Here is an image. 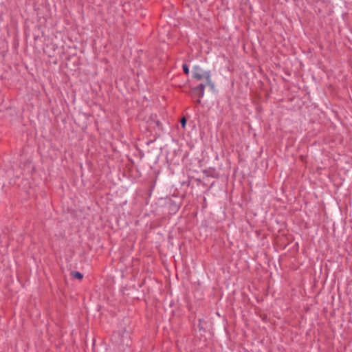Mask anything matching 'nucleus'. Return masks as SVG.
Returning <instances> with one entry per match:
<instances>
[{"label": "nucleus", "mask_w": 352, "mask_h": 352, "mask_svg": "<svg viewBox=\"0 0 352 352\" xmlns=\"http://www.w3.org/2000/svg\"><path fill=\"white\" fill-rule=\"evenodd\" d=\"M192 78L198 81L205 80L206 85L214 87V83L211 80V74L209 71H205L199 66H195L192 69Z\"/></svg>", "instance_id": "nucleus-1"}, {"label": "nucleus", "mask_w": 352, "mask_h": 352, "mask_svg": "<svg viewBox=\"0 0 352 352\" xmlns=\"http://www.w3.org/2000/svg\"><path fill=\"white\" fill-rule=\"evenodd\" d=\"M207 85H206V84L201 83L199 85H197V87L193 88V90L197 93V96H199V98H201L204 97V90Z\"/></svg>", "instance_id": "nucleus-2"}, {"label": "nucleus", "mask_w": 352, "mask_h": 352, "mask_svg": "<svg viewBox=\"0 0 352 352\" xmlns=\"http://www.w3.org/2000/svg\"><path fill=\"white\" fill-rule=\"evenodd\" d=\"M72 276L76 278V279H78V280H80L82 278L83 276L82 274L79 272H77V271H74L72 272Z\"/></svg>", "instance_id": "nucleus-3"}, {"label": "nucleus", "mask_w": 352, "mask_h": 352, "mask_svg": "<svg viewBox=\"0 0 352 352\" xmlns=\"http://www.w3.org/2000/svg\"><path fill=\"white\" fill-rule=\"evenodd\" d=\"M182 68L184 72L188 75L190 72L188 66L186 64H183Z\"/></svg>", "instance_id": "nucleus-4"}, {"label": "nucleus", "mask_w": 352, "mask_h": 352, "mask_svg": "<svg viewBox=\"0 0 352 352\" xmlns=\"http://www.w3.org/2000/svg\"><path fill=\"white\" fill-rule=\"evenodd\" d=\"M181 124H182V126L183 127H184L186 126V120L185 118H183L182 120H181Z\"/></svg>", "instance_id": "nucleus-5"}, {"label": "nucleus", "mask_w": 352, "mask_h": 352, "mask_svg": "<svg viewBox=\"0 0 352 352\" xmlns=\"http://www.w3.org/2000/svg\"><path fill=\"white\" fill-rule=\"evenodd\" d=\"M197 103H200V102H201V100H200V99L197 100Z\"/></svg>", "instance_id": "nucleus-6"}]
</instances>
